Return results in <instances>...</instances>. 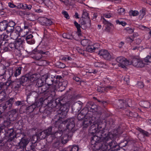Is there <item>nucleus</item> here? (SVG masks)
Segmentation results:
<instances>
[{"instance_id":"1","label":"nucleus","mask_w":151,"mask_h":151,"mask_svg":"<svg viewBox=\"0 0 151 151\" xmlns=\"http://www.w3.org/2000/svg\"><path fill=\"white\" fill-rule=\"evenodd\" d=\"M105 132H103V130H99L98 132H96V134L91 137V144L94 145V147H97L98 145H100V144L99 142H100L104 141V142L108 141L110 139L112 136H110L111 135L110 132L109 134H106V133H105Z\"/></svg>"},{"instance_id":"2","label":"nucleus","mask_w":151,"mask_h":151,"mask_svg":"<svg viewBox=\"0 0 151 151\" xmlns=\"http://www.w3.org/2000/svg\"><path fill=\"white\" fill-rule=\"evenodd\" d=\"M55 86L50 87L45 84L38 89V92L40 94L43 93L45 94H47L49 97L55 95Z\"/></svg>"},{"instance_id":"3","label":"nucleus","mask_w":151,"mask_h":151,"mask_svg":"<svg viewBox=\"0 0 151 151\" xmlns=\"http://www.w3.org/2000/svg\"><path fill=\"white\" fill-rule=\"evenodd\" d=\"M116 60L119 63V66L123 68H125L126 66L131 65L130 62L122 56L118 57L116 58Z\"/></svg>"},{"instance_id":"4","label":"nucleus","mask_w":151,"mask_h":151,"mask_svg":"<svg viewBox=\"0 0 151 151\" xmlns=\"http://www.w3.org/2000/svg\"><path fill=\"white\" fill-rule=\"evenodd\" d=\"M68 110V107L66 104H63V105H61L59 109L57 111L58 116L60 118H64Z\"/></svg>"},{"instance_id":"5","label":"nucleus","mask_w":151,"mask_h":151,"mask_svg":"<svg viewBox=\"0 0 151 151\" xmlns=\"http://www.w3.org/2000/svg\"><path fill=\"white\" fill-rule=\"evenodd\" d=\"M111 135H110V136H112L110 139L109 140L107 141L106 140V144L107 143L108 145V149L109 150H110L111 149H114L116 148V147H117L116 149H114V150L117 151L119 150V147L120 146H122V143L120 144V145H118L117 143L114 140H111V142H108V141H109L111 139V138H113V135L110 133Z\"/></svg>"},{"instance_id":"6","label":"nucleus","mask_w":151,"mask_h":151,"mask_svg":"<svg viewBox=\"0 0 151 151\" xmlns=\"http://www.w3.org/2000/svg\"><path fill=\"white\" fill-rule=\"evenodd\" d=\"M14 99L13 98H10V99L6 101L5 103L3 104L2 105L3 109L4 110L7 111L10 110L13 104L14 101Z\"/></svg>"},{"instance_id":"7","label":"nucleus","mask_w":151,"mask_h":151,"mask_svg":"<svg viewBox=\"0 0 151 151\" xmlns=\"http://www.w3.org/2000/svg\"><path fill=\"white\" fill-rule=\"evenodd\" d=\"M30 141V139L24 136L22 137L19 142L18 143L19 146L20 148H26L27 145Z\"/></svg>"},{"instance_id":"8","label":"nucleus","mask_w":151,"mask_h":151,"mask_svg":"<svg viewBox=\"0 0 151 151\" xmlns=\"http://www.w3.org/2000/svg\"><path fill=\"white\" fill-rule=\"evenodd\" d=\"M42 79H44L45 82V84H47L48 86L50 87L55 86V85H53L54 79L49 76L48 75L45 74L42 76Z\"/></svg>"},{"instance_id":"9","label":"nucleus","mask_w":151,"mask_h":151,"mask_svg":"<svg viewBox=\"0 0 151 151\" xmlns=\"http://www.w3.org/2000/svg\"><path fill=\"white\" fill-rule=\"evenodd\" d=\"M101 126L98 125V124L95 123L93 124L90 127L91 131H92L91 133L93 134L94 133L98 132L99 130H101L100 129L101 128ZM101 130H103V132H105V133H106V134H109V132H107V130L106 129H104L103 128Z\"/></svg>"},{"instance_id":"10","label":"nucleus","mask_w":151,"mask_h":151,"mask_svg":"<svg viewBox=\"0 0 151 151\" xmlns=\"http://www.w3.org/2000/svg\"><path fill=\"white\" fill-rule=\"evenodd\" d=\"M65 122H66L67 124L66 128L67 129H68V131H72L75 126L74 119L72 118H70L65 120Z\"/></svg>"},{"instance_id":"11","label":"nucleus","mask_w":151,"mask_h":151,"mask_svg":"<svg viewBox=\"0 0 151 151\" xmlns=\"http://www.w3.org/2000/svg\"><path fill=\"white\" fill-rule=\"evenodd\" d=\"M9 83V85L11 86V88L13 89L16 90H18L21 86L22 84L20 81L19 79L14 81H11Z\"/></svg>"},{"instance_id":"12","label":"nucleus","mask_w":151,"mask_h":151,"mask_svg":"<svg viewBox=\"0 0 151 151\" xmlns=\"http://www.w3.org/2000/svg\"><path fill=\"white\" fill-rule=\"evenodd\" d=\"M99 54L107 60H109L112 58L111 55L107 50H100L99 52Z\"/></svg>"},{"instance_id":"13","label":"nucleus","mask_w":151,"mask_h":151,"mask_svg":"<svg viewBox=\"0 0 151 151\" xmlns=\"http://www.w3.org/2000/svg\"><path fill=\"white\" fill-rule=\"evenodd\" d=\"M52 130V127H49L47 129L40 132L38 135L39 136L41 139H44L51 134Z\"/></svg>"},{"instance_id":"14","label":"nucleus","mask_w":151,"mask_h":151,"mask_svg":"<svg viewBox=\"0 0 151 151\" xmlns=\"http://www.w3.org/2000/svg\"><path fill=\"white\" fill-rule=\"evenodd\" d=\"M80 23L82 25H85V27H81L82 29H85L86 27H90L91 26L90 20L89 18H84L81 17L80 20Z\"/></svg>"},{"instance_id":"15","label":"nucleus","mask_w":151,"mask_h":151,"mask_svg":"<svg viewBox=\"0 0 151 151\" xmlns=\"http://www.w3.org/2000/svg\"><path fill=\"white\" fill-rule=\"evenodd\" d=\"M7 133L9 134L8 135L9 137V140L10 141H12L15 138L18 137L19 136H17L18 134H15V132L12 128L8 129L7 131Z\"/></svg>"},{"instance_id":"16","label":"nucleus","mask_w":151,"mask_h":151,"mask_svg":"<svg viewBox=\"0 0 151 151\" xmlns=\"http://www.w3.org/2000/svg\"><path fill=\"white\" fill-rule=\"evenodd\" d=\"M94 121L93 120L92 118L86 116L84 118L82 122V124L84 127L87 128Z\"/></svg>"},{"instance_id":"17","label":"nucleus","mask_w":151,"mask_h":151,"mask_svg":"<svg viewBox=\"0 0 151 151\" xmlns=\"http://www.w3.org/2000/svg\"><path fill=\"white\" fill-rule=\"evenodd\" d=\"M86 106L88 108L90 111L93 112L97 111V106L92 102H88Z\"/></svg>"},{"instance_id":"18","label":"nucleus","mask_w":151,"mask_h":151,"mask_svg":"<svg viewBox=\"0 0 151 151\" xmlns=\"http://www.w3.org/2000/svg\"><path fill=\"white\" fill-rule=\"evenodd\" d=\"M102 21L104 24L105 25V31L107 32H109L113 26V24L110 22L106 20L104 18H103Z\"/></svg>"},{"instance_id":"19","label":"nucleus","mask_w":151,"mask_h":151,"mask_svg":"<svg viewBox=\"0 0 151 151\" xmlns=\"http://www.w3.org/2000/svg\"><path fill=\"white\" fill-rule=\"evenodd\" d=\"M23 40L21 38L17 39L14 42L15 45V49L19 50H20L22 48Z\"/></svg>"},{"instance_id":"20","label":"nucleus","mask_w":151,"mask_h":151,"mask_svg":"<svg viewBox=\"0 0 151 151\" xmlns=\"http://www.w3.org/2000/svg\"><path fill=\"white\" fill-rule=\"evenodd\" d=\"M48 53L47 51L44 52L41 50H38L35 55V58L36 60H39L41 58L42 55H48Z\"/></svg>"},{"instance_id":"21","label":"nucleus","mask_w":151,"mask_h":151,"mask_svg":"<svg viewBox=\"0 0 151 151\" xmlns=\"http://www.w3.org/2000/svg\"><path fill=\"white\" fill-rule=\"evenodd\" d=\"M62 132H56L55 133L54 135L51 134L50 137L51 138L50 140H49L48 139H47L48 140V142H51L53 139L56 137L57 138H59L62 135Z\"/></svg>"},{"instance_id":"22","label":"nucleus","mask_w":151,"mask_h":151,"mask_svg":"<svg viewBox=\"0 0 151 151\" xmlns=\"http://www.w3.org/2000/svg\"><path fill=\"white\" fill-rule=\"evenodd\" d=\"M103 142L104 143V144L101 146L100 145H99L100 146L99 148H97V147H96V150H98V151H105L109 150L108 149V146L107 143L106 144V142Z\"/></svg>"},{"instance_id":"23","label":"nucleus","mask_w":151,"mask_h":151,"mask_svg":"<svg viewBox=\"0 0 151 151\" xmlns=\"http://www.w3.org/2000/svg\"><path fill=\"white\" fill-rule=\"evenodd\" d=\"M44 80L42 79V76L40 78L38 79L37 80L35 86L39 89L45 84Z\"/></svg>"},{"instance_id":"24","label":"nucleus","mask_w":151,"mask_h":151,"mask_svg":"<svg viewBox=\"0 0 151 151\" xmlns=\"http://www.w3.org/2000/svg\"><path fill=\"white\" fill-rule=\"evenodd\" d=\"M22 68L21 67H16L14 72L13 77H17L20 75L21 73Z\"/></svg>"},{"instance_id":"25","label":"nucleus","mask_w":151,"mask_h":151,"mask_svg":"<svg viewBox=\"0 0 151 151\" xmlns=\"http://www.w3.org/2000/svg\"><path fill=\"white\" fill-rule=\"evenodd\" d=\"M42 20L44 25L50 26L51 25L52 23L50 19L45 17L42 18Z\"/></svg>"},{"instance_id":"26","label":"nucleus","mask_w":151,"mask_h":151,"mask_svg":"<svg viewBox=\"0 0 151 151\" xmlns=\"http://www.w3.org/2000/svg\"><path fill=\"white\" fill-rule=\"evenodd\" d=\"M18 110L16 109H13L10 111V113L9 115V116L11 117H13V119L12 120H15L17 117V112Z\"/></svg>"},{"instance_id":"27","label":"nucleus","mask_w":151,"mask_h":151,"mask_svg":"<svg viewBox=\"0 0 151 151\" xmlns=\"http://www.w3.org/2000/svg\"><path fill=\"white\" fill-rule=\"evenodd\" d=\"M139 104L141 106L145 108H148L150 107V104L147 101H141L139 102Z\"/></svg>"},{"instance_id":"28","label":"nucleus","mask_w":151,"mask_h":151,"mask_svg":"<svg viewBox=\"0 0 151 151\" xmlns=\"http://www.w3.org/2000/svg\"><path fill=\"white\" fill-rule=\"evenodd\" d=\"M19 80L20 81L22 84L23 83L26 82L28 81H29V75H26L24 76H22Z\"/></svg>"},{"instance_id":"29","label":"nucleus","mask_w":151,"mask_h":151,"mask_svg":"<svg viewBox=\"0 0 151 151\" xmlns=\"http://www.w3.org/2000/svg\"><path fill=\"white\" fill-rule=\"evenodd\" d=\"M81 43L83 46H87L92 44V42L89 40L86 39L82 40L81 41Z\"/></svg>"},{"instance_id":"30","label":"nucleus","mask_w":151,"mask_h":151,"mask_svg":"<svg viewBox=\"0 0 151 151\" xmlns=\"http://www.w3.org/2000/svg\"><path fill=\"white\" fill-rule=\"evenodd\" d=\"M37 95L38 93L36 91H32L27 94V99H28L30 97L32 98H36L37 96Z\"/></svg>"},{"instance_id":"31","label":"nucleus","mask_w":151,"mask_h":151,"mask_svg":"<svg viewBox=\"0 0 151 151\" xmlns=\"http://www.w3.org/2000/svg\"><path fill=\"white\" fill-rule=\"evenodd\" d=\"M7 97L4 92L0 93V103L7 100Z\"/></svg>"},{"instance_id":"32","label":"nucleus","mask_w":151,"mask_h":151,"mask_svg":"<svg viewBox=\"0 0 151 151\" xmlns=\"http://www.w3.org/2000/svg\"><path fill=\"white\" fill-rule=\"evenodd\" d=\"M39 76L36 74H33L30 76H29V81L31 82H33L37 80L38 79Z\"/></svg>"},{"instance_id":"33","label":"nucleus","mask_w":151,"mask_h":151,"mask_svg":"<svg viewBox=\"0 0 151 151\" xmlns=\"http://www.w3.org/2000/svg\"><path fill=\"white\" fill-rule=\"evenodd\" d=\"M10 36L11 38L16 40L20 35V34L16 33V32L13 31L10 33Z\"/></svg>"},{"instance_id":"34","label":"nucleus","mask_w":151,"mask_h":151,"mask_svg":"<svg viewBox=\"0 0 151 151\" xmlns=\"http://www.w3.org/2000/svg\"><path fill=\"white\" fill-rule=\"evenodd\" d=\"M117 105L118 107L117 108L119 109H122L125 108V104L123 100H119L117 103Z\"/></svg>"},{"instance_id":"35","label":"nucleus","mask_w":151,"mask_h":151,"mask_svg":"<svg viewBox=\"0 0 151 151\" xmlns=\"http://www.w3.org/2000/svg\"><path fill=\"white\" fill-rule=\"evenodd\" d=\"M7 23L5 21L0 22V30L3 31L6 30Z\"/></svg>"},{"instance_id":"36","label":"nucleus","mask_w":151,"mask_h":151,"mask_svg":"<svg viewBox=\"0 0 151 151\" xmlns=\"http://www.w3.org/2000/svg\"><path fill=\"white\" fill-rule=\"evenodd\" d=\"M32 6L30 5H27L26 4L24 5L23 4H20L19 7H18V8H20L22 9H30L32 8Z\"/></svg>"},{"instance_id":"37","label":"nucleus","mask_w":151,"mask_h":151,"mask_svg":"<svg viewBox=\"0 0 151 151\" xmlns=\"http://www.w3.org/2000/svg\"><path fill=\"white\" fill-rule=\"evenodd\" d=\"M127 115L130 117H136L138 115L137 113L135 112H132L129 111H127Z\"/></svg>"},{"instance_id":"38","label":"nucleus","mask_w":151,"mask_h":151,"mask_svg":"<svg viewBox=\"0 0 151 151\" xmlns=\"http://www.w3.org/2000/svg\"><path fill=\"white\" fill-rule=\"evenodd\" d=\"M140 59L136 58H133L130 62L131 64H132L134 66L136 67Z\"/></svg>"},{"instance_id":"39","label":"nucleus","mask_w":151,"mask_h":151,"mask_svg":"<svg viewBox=\"0 0 151 151\" xmlns=\"http://www.w3.org/2000/svg\"><path fill=\"white\" fill-rule=\"evenodd\" d=\"M94 65L96 67L105 68L106 65L102 62H96L94 63Z\"/></svg>"},{"instance_id":"40","label":"nucleus","mask_w":151,"mask_h":151,"mask_svg":"<svg viewBox=\"0 0 151 151\" xmlns=\"http://www.w3.org/2000/svg\"><path fill=\"white\" fill-rule=\"evenodd\" d=\"M92 44L90 45H88L87 46L86 49V50L87 51L90 52H93L95 50L94 49V47H93Z\"/></svg>"},{"instance_id":"41","label":"nucleus","mask_w":151,"mask_h":151,"mask_svg":"<svg viewBox=\"0 0 151 151\" xmlns=\"http://www.w3.org/2000/svg\"><path fill=\"white\" fill-rule=\"evenodd\" d=\"M1 38L3 40L6 41L8 40L10 38H11L10 34H9V35L3 34L1 35Z\"/></svg>"},{"instance_id":"42","label":"nucleus","mask_w":151,"mask_h":151,"mask_svg":"<svg viewBox=\"0 0 151 151\" xmlns=\"http://www.w3.org/2000/svg\"><path fill=\"white\" fill-rule=\"evenodd\" d=\"M63 37L64 38L68 39H72L73 38L72 35L69 33H64L63 35Z\"/></svg>"},{"instance_id":"43","label":"nucleus","mask_w":151,"mask_h":151,"mask_svg":"<svg viewBox=\"0 0 151 151\" xmlns=\"http://www.w3.org/2000/svg\"><path fill=\"white\" fill-rule=\"evenodd\" d=\"M14 27H11L7 24L6 30L7 33L10 34L11 33L14 31Z\"/></svg>"},{"instance_id":"44","label":"nucleus","mask_w":151,"mask_h":151,"mask_svg":"<svg viewBox=\"0 0 151 151\" xmlns=\"http://www.w3.org/2000/svg\"><path fill=\"white\" fill-rule=\"evenodd\" d=\"M88 108L86 107V108H85L83 109L80 112V113L81 114H82L84 116L86 117V115L88 113Z\"/></svg>"},{"instance_id":"45","label":"nucleus","mask_w":151,"mask_h":151,"mask_svg":"<svg viewBox=\"0 0 151 151\" xmlns=\"http://www.w3.org/2000/svg\"><path fill=\"white\" fill-rule=\"evenodd\" d=\"M125 106L126 107L127 106L129 107H132V101L130 99H127L125 101Z\"/></svg>"},{"instance_id":"46","label":"nucleus","mask_w":151,"mask_h":151,"mask_svg":"<svg viewBox=\"0 0 151 151\" xmlns=\"http://www.w3.org/2000/svg\"><path fill=\"white\" fill-rule=\"evenodd\" d=\"M53 103H54L55 104L54 106L55 107H56L57 106H60L62 104L60 99H56L54 102H53Z\"/></svg>"},{"instance_id":"47","label":"nucleus","mask_w":151,"mask_h":151,"mask_svg":"<svg viewBox=\"0 0 151 151\" xmlns=\"http://www.w3.org/2000/svg\"><path fill=\"white\" fill-rule=\"evenodd\" d=\"M14 31L20 34V33L22 32V29L20 26H17L16 27L15 29H14Z\"/></svg>"},{"instance_id":"48","label":"nucleus","mask_w":151,"mask_h":151,"mask_svg":"<svg viewBox=\"0 0 151 151\" xmlns=\"http://www.w3.org/2000/svg\"><path fill=\"white\" fill-rule=\"evenodd\" d=\"M145 64L143 62V61L140 59L139 62L137 63L136 67L142 68L145 66Z\"/></svg>"},{"instance_id":"49","label":"nucleus","mask_w":151,"mask_h":151,"mask_svg":"<svg viewBox=\"0 0 151 151\" xmlns=\"http://www.w3.org/2000/svg\"><path fill=\"white\" fill-rule=\"evenodd\" d=\"M36 106H35V104H32L28 107L27 109L29 110V112H32L34 110V109L36 108Z\"/></svg>"},{"instance_id":"50","label":"nucleus","mask_w":151,"mask_h":151,"mask_svg":"<svg viewBox=\"0 0 151 151\" xmlns=\"http://www.w3.org/2000/svg\"><path fill=\"white\" fill-rule=\"evenodd\" d=\"M6 72L9 74V78L12 76L13 77L14 72L12 68H10L8 69Z\"/></svg>"},{"instance_id":"51","label":"nucleus","mask_w":151,"mask_h":151,"mask_svg":"<svg viewBox=\"0 0 151 151\" xmlns=\"http://www.w3.org/2000/svg\"><path fill=\"white\" fill-rule=\"evenodd\" d=\"M140 15L139 18L141 19H142L145 14V10L142 9L139 12Z\"/></svg>"},{"instance_id":"52","label":"nucleus","mask_w":151,"mask_h":151,"mask_svg":"<svg viewBox=\"0 0 151 151\" xmlns=\"http://www.w3.org/2000/svg\"><path fill=\"white\" fill-rule=\"evenodd\" d=\"M138 130L142 133L144 135H145L146 136H149V134L147 132L143 130L140 128H138Z\"/></svg>"},{"instance_id":"53","label":"nucleus","mask_w":151,"mask_h":151,"mask_svg":"<svg viewBox=\"0 0 151 151\" xmlns=\"http://www.w3.org/2000/svg\"><path fill=\"white\" fill-rule=\"evenodd\" d=\"M136 142V140L131 138H129L127 139L126 142L129 144L134 143Z\"/></svg>"},{"instance_id":"54","label":"nucleus","mask_w":151,"mask_h":151,"mask_svg":"<svg viewBox=\"0 0 151 151\" xmlns=\"http://www.w3.org/2000/svg\"><path fill=\"white\" fill-rule=\"evenodd\" d=\"M82 18H89L88 17V13L86 10H83L82 15Z\"/></svg>"},{"instance_id":"55","label":"nucleus","mask_w":151,"mask_h":151,"mask_svg":"<svg viewBox=\"0 0 151 151\" xmlns=\"http://www.w3.org/2000/svg\"><path fill=\"white\" fill-rule=\"evenodd\" d=\"M139 12L137 11L131 10L129 12V14L133 16H135L138 15Z\"/></svg>"},{"instance_id":"56","label":"nucleus","mask_w":151,"mask_h":151,"mask_svg":"<svg viewBox=\"0 0 151 151\" xmlns=\"http://www.w3.org/2000/svg\"><path fill=\"white\" fill-rule=\"evenodd\" d=\"M124 30H126L127 32L129 34L132 33L134 31L133 29L129 27L125 28Z\"/></svg>"},{"instance_id":"57","label":"nucleus","mask_w":151,"mask_h":151,"mask_svg":"<svg viewBox=\"0 0 151 151\" xmlns=\"http://www.w3.org/2000/svg\"><path fill=\"white\" fill-rule=\"evenodd\" d=\"M124 81L126 82L127 84H129V76L128 75H126L123 79Z\"/></svg>"},{"instance_id":"58","label":"nucleus","mask_w":151,"mask_h":151,"mask_svg":"<svg viewBox=\"0 0 151 151\" xmlns=\"http://www.w3.org/2000/svg\"><path fill=\"white\" fill-rule=\"evenodd\" d=\"M84 117H85V116L80 113H79L77 116V119L79 120H81L82 119H83Z\"/></svg>"},{"instance_id":"59","label":"nucleus","mask_w":151,"mask_h":151,"mask_svg":"<svg viewBox=\"0 0 151 151\" xmlns=\"http://www.w3.org/2000/svg\"><path fill=\"white\" fill-rule=\"evenodd\" d=\"M7 25L12 27H14L16 25L15 23L13 21H10L7 24Z\"/></svg>"},{"instance_id":"60","label":"nucleus","mask_w":151,"mask_h":151,"mask_svg":"<svg viewBox=\"0 0 151 151\" xmlns=\"http://www.w3.org/2000/svg\"><path fill=\"white\" fill-rule=\"evenodd\" d=\"M63 14L64 15V17L67 19H69V16L67 12L65 11H64L62 12Z\"/></svg>"},{"instance_id":"61","label":"nucleus","mask_w":151,"mask_h":151,"mask_svg":"<svg viewBox=\"0 0 151 151\" xmlns=\"http://www.w3.org/2000/svg\"><path fill=\"white\" fill-rule=\"evenodd\" d=\"M112 14L111 13H106L104 14L103 18H110L112 17Z\"/></svg>"},{"instance_id":"62","label":"nucleus","mask_w":151,"mask_h":151,"mask_svg":"<svg viewBox=\"0 0 151 151\" xmlns=\"http://www.w3.org/2000/svg\"><path fill=\"white\" fill-rule=\"evenodd\" d=\"M79 150L78 147L76 146H73L72 147L70 151H78Z\"/></svg>"},{"instance_id":"63","label":"nucleus","mask_w":151,"mask_h":151,"mask_svg":"<svg viewBox=\"0 0 151 151\" xmlns=\"http://www.w3.org/2000/svg\"><path fill=\"white\" fill-rule=\"evenodd\" d=\"M74 24L76 27L77 28V30L78 31H79V29H81V26L80 24H78L76 21L74 22Z\"/></svg>"},{"instance_id":"64","label":"nucleus","mask_w":151,"mask_h":151,"mask_svg":"<svg viewBox=\"0 0 151 151\" xmlns=\"http://www.w3.org/2000/svg\"><path fill=\"white\" fill-rule=\"evenodd\" d=\"M60 144V142L59 141H57L53 144V146L55 148L59 146Z\"/></svg>"}]
</instances>
